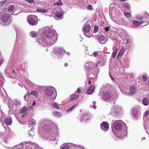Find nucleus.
I'll list each match as a JSON object with an SVG mask.
<instances>
[{
  "mask_svg": "<svg viewBox=\"0 0 149 149\" xmlns=\"http://www.w3.org/2000/svg\"><path fill=\"white\" fill-rule=\"evenodd\" d=\"M45 38H43V40L46 45H52L56 41V36L54 35L52 33H47L45 35Z\"/></svg>",
  "mask_w": 149,
  "mask_h": 149,
  "instance_id": "obj_1",
  "label": "nucleus"
},
{
  "mask_svg": "<svg viewBox=\"0 0 149 149\" xmlns=\"http://www.w3.org/2000/svg\"><path fill=\"white\" fill-rule=\"evenodd\" d=\"M36 10L38 12L42 13H45L49 11L48 10H47L45 8H41V7L37 8Z\"/></svg>",
  "mask_w": 149,
  "mask_h": 149,
  "instance_id": "obj_11",
  "label": "nucleus"
},
{
  "mask_svg": "<svg viewBox=\"0 0 149 149\" xmlns=\"http://www.w3.org/2000/svg\"><path fill=\"white\" fill-rule=\"evenodd\" d=\"M125 50L124 48H123L119 52L117 56V58L118 59L120 58L124 54Z\"/></svg>",
  "mask_w": 149,
  "mask_h": 149,
  "instance_id": "obj_13",
  "label": "nucleus"
},
{
  "mask_svg": "<svg viewBox=\"0 0 149 149\" xmlns=\"http://www.w3.org/2000/svg\"><path fill=\"white\" fill-rule=\"evenodd\" d=\"M97 64H98V63H97L96 64V67H97Z\"/></svg>",
  "mask_w": 149,
  "mask_h": 149,
  "instance_id": "obj_57",
  "label": "nucleus"
},
{
  "mask_svg": "<svg viewBox=\"0 0 149 149\" xmlns=\"http://www.w3.org/2000/svg\"><path fill=\"white\" fill-rule=\"evenodd\" d=\"M31 95L34 96L35 97H37L38 96V92L36 91H31Z\"/></svg>",
  "mask_w": 149,
  "mask_h": 149,
  "instance_id": "obj_24",
  "label": "nucleus"
},
{
  "mask_svg": "<svg viewBox=\"0 0 149 149\" xmlns=\"http://www.w3.org/2000/svg\"><path fill=\"white\" fill-rule=\"evenodd\" d=\"M73 149H78V148L75 145H74L73 146Z\"/></svg>",
  "mask_w": 149,
  "mask_h": 149,
  "instance_id": "obj_43",
  "label": "nucleus"
},
{
  "mask_svg": "<svg viewBox=\"0 0 149 149\" xmlns=\"http://www.w3.org/2000/svg\"><path fill=\"white\" fill-rule=\"evenodd\" d=\"M93 104L94 105H95L96 104V102L95 101H93Z\"/></svg>",
  "mask_w": 149,
  "mask_h": 149,
  "instance_id": "obj_50",
  "label": "nucleus"
},
{
  "mask_svg": "<svg viewBox=\"0 0 149 149\" xmlns=\"http://www.w3.org/2000/svg\"><path fill=\"white\" fill-rule=\"evenodd\" d=\"M27 110V108L25 107H24L20 109V112L21 114H23L25 113Z\"/></svg>",
  "mask_w": 149,
  "mask_h": 149,
  "instance_id": "obj_20",
  "label": "nucleus"
},
{
  "mask_svg": "<svg viewBox=\"0 0 149 149\" xmlns=\"http://www.w3.org/2000/svg\"><path fill=\"white\" fill-rule=\"evenodd\" d=\"M90 26L89 25H86L84 28V31L85 32H88L90 31Z\"/></svg>",
  "mask_w": 149,
  "mask_h": 149,
  "instance_id": "obj_19",
  "label": "nucleus"
},
{
  "mask_svg": "<svg viewBox=\"0 0 149 149\" xmlns=\"http://www.w3.org/2000/svg\"><path fill=\"white\" fill-rule=\"evenodd\" d=\"M142 77L143 79V80L145 82H146L147 80V77L146 75H143L142 76Z\"/></svg>",
  "mask_w": 149,
  "mask_h": 149,
  "instance_id": "obj_35",
  "label": "nucleus"
},
{
  "mask_svg": "<svg viewBox=\"0 0 149 149\" xmlns=\"http://www.w3.org/2000/svg\"><path fill=\"white\" fill-rule=\"evenodd\" d=\"M143 21L141 22L138 21L136 20H133L132 21V23L133 25L136 26H139L141 25L143 23Z\"/></svg>",
  "mask_w": 149,
  "mask_h": 149,
  "instance_id": "obj_12",
  "label": "nucleus"
},
{
  "mask_svg": "<svg viewBox=\"0 0 149 149\" xmlns=\"http://www.w3.org/2000/svg\"><path fill=\"white\" fill-rule=\"evenodd\" d=\"M12 73H14V74H15V70H13L12 71Z\"/></svg>",
  "mask_w": 149,
  "mask_h": 149,
  "instance_id": "obj_45",
  "label": "nucleus"
},
{
  "mask_svg": "<svg viewBox=\"0 0 149 149\" xmlns=\"http://www.w3.org/2000/svg\"><path fill=\"white\" fill-rule=\"evenodd\" d=\"M56 91L54 88L50 87L45 91V93L46 95L50 97V99L51 100H54L56 97Z\"/></svg>",
  "mask_w": 149,
  "mask_h": 149,
  "instance_id": "obj_2",
  "label": "nucleus"
},
{
  "mask_svg": "<svg viewBox=\"0 0 149 149\" xmlns=\"http://www.w3.org/2000/svg\"><path fill=\"white\" fill-rule=\"evenodd\" d=\"M26 1L29 3H34L35 2L33 0H26Z\"/></svg>",
  "mask_w": 149,
  "mask_h": 149,
  "instance_id": "obj_37",
  "label": "nucleus"
},
{
  "mask_svg": "<svg viewBox=\"0 0 149 149\" xmlns=\"http://www.w3.org/2000/svg\"><path fill=\"white\" fill-rule=\"evenodd\" d=\"M95 87L93 86H90L86 91V93L88 95H90L94 91Z\"/></svg>",
  "mask_w": 149,
  "mask_h": 149,
  "instance_id": "obj_9",
  "label": "nucleus"
},
{
  "mask_svg": "<svg viewBox=\"0 0 149 149\" xmlns=\"http://www.w3.org/2000/svg\"><path fill=\"white\" fill-rule=\"evenodd\" d=\"M142 103L144 105H147L149 104V99L148 98H144L142 100Z\"/></svg>",
  "mask_w": 149,
  "mask_h": 149,
  "instance_id": "obj_15",
  "label": "nucleus"
},
{
  "mask_svg": "<svg viewBox=\"0 0 149 149\" xmlns=\"http://www.w3.org/2000/svg\"><path fill=\"white\" fill-rule=\"evenodd\" d=\"M125 15L128 18H129L131 17V15L130 13L129 12L125 13H124Z\"/></svg>",
  "mask_w": 149,
  "mask_h": 149,
  "instance_id": "obj_31",
  "label": "nucleus"
},
{
  "mask_svg": "<svg viewBox=\"0 0 149 149\" xmlns=\"http://www.w3.org/2000/svg\"><path fill=\"white\" fill-rule=\"evenodd\" d=\"M76 92L78 93H80L81 92L80 89L79 88H78Z\"/></svg>",
  "mask_w": 149,
  "mask_h": 149,
  "instance_id": "obj_41",
  "label": "nucleus"
},
{
  "mask_svg": "<svg viewBox=\"0 0 149 149\" xmlns=\"http://www.w3.org/2000/svg\"><path fill=\"white\" fill-rule=\"evenodd\" d=\"M148 82L149 83V81H148Z\"/></svg>",
  "mask_w": 149,
  "mask_h": 149,
  "instance_id": "obj_59",
  "label": "nucleus"
},
{
  "mask_svg": "<svg viewBox=\"0 0 149 149\" xmlns=\"http://www.w3.org/2000/svg\"><path fill=\"white\" fill-rule=\"evenodd\" d=\"M111 78L113 80H114V78L112 77H111Z\"/></svg>",
  "mask_w": 149,
  "mask_h": 149,
  "instance_id": "obj_53",
  "label": "nucleus"
},
{
  "mask_svg": "<svg viewBox=\"0 0 149 149\" xmlns=\"http://www.w3.org/2000/svg\"><path fill=\"white\" fill-rule=\"evenodd\" d=\"M136 87L134 86H130L129 88L128 94L129 95H132L135 92Z\"/></svg>",
  "mask_w": 149,
  "mask_h": 149,
  "instance_id": "obj_6",
  "label": "nucleus"
},
{
  "mask_svg": "<svg viewBox=\"0 0 149 149\" xmlns=\"http://www.w3.org/2000/svg\"><path fill=\"white\" fill-rule=\"evenodd\" d=\"M68 64L67 63H65L64 64V66L65 67H67L68 66Z\"/></svg>",
  "mask_w": 149,
  "mask_h": 149,
  "instance_id": "obj_46",
  "label": "nucleus"
},
{
  "mask_svg": "<svg viewBox=\"0 0 149 149\" xmlns=\"http://www.w3.org/2000/svg\"><path fill=\"white\" fill-rule=\"evenodd\" d=\"M35 104H36V102H35V101H33V103L32 104V105L33 106H34Z\"/></svg>",
  "mask_w": 149,
  "mask_h": 149,
  "instance_id": "obj_48",
  "label": "nucleus"
},
{
  "mask_svg": "<svg viewBox=\"0 0 149 149\" xmlns=\"http://www.w3.org/2000/svg\"><path fill=\"white\" fill-rule=\"evenodd\" d=\"M118 49L117 48V50H114L113 51L112 54V56L113 58H114L115 57L117 54Z\"/></svg>",
  "mask_w": 149,
  "mask_h": 149,
  "instance_id": "obj_27",
  "label": "nucleus"
},
{
  "mask_svg": "<svg viewBox=\"0 0 149 149\" xmlns=\"http://www.w3.org/2000/svg\"><path fill=\"white\" fill-rule=\"evenodd\" d=\"M149 115V111H146L145 114V117H146L148 116Z\"/></svg>",
  "mask_w": 149,
  "mask_h": 149,
  "instance_id": "obj_38",
  "label": "nucleus"
},
{
  "mask_svg": "<svg viewBox=\"0 0 149 149\" xmlns=\"http://www.w3.org/2000/svg\"><path fill=\"white\" fill-rule=\"evenodd\" d=\"M69 145L66 143L62 144L61 147V149H69Z\"/></svg>",
  "mask_w": 149,
  "mask_h": 149,
  "instance_id": "obj_18",
  "label": "nucleus"
},
{
  "mask_svg": "<svg viewBox=\"0 0 149 149\" xmlns=\"http://www.w3.org/2000/svg\"><path fill=\"white\" fill-rule=\"evenodd\" d=\"M115 124L114 128L118 131H120L122 128V125L120 123H117L115 124V122L114 123Z\"/></svg>",
  "mask_w": 149,
  "mask_h": 149,
  "instance_id": "obj_10",
  "label": "nucleus"
},
{
  "mask_svg": "<svg viewBox=\"0 0 149 149\" xmlns=\"http://www.w3.org/2000/svg\"><path fill=\"white\" fill-rule=\"evenodd\" d=\"M28 23L32 26L36 25L38 23V18L36 15H30L27 17Z\"/></svg>",
  "mask_w": 149,
  "mask_h": 149,
  "instance_id": "obj_3",
  "label": "nucleus"
},
{
  "mask_svg": "<svg viewBox=\"0 0 149 149\" xmlns=\"http://www.w3.org/2000/svg\"><path fill=\"white\" fill-rule=\"evenodd\" d=\"M120 1H125L126 0H120Z\"/></svg>",
  "mask_w": 149,
  "mask_h": 149,
  "instance_id": "obj_54",
  "label": "nucleus"
},
{
  "mask_svg": "<svg viewBox=\"0 0 149 149\" xmlns=\"http://www.w3.org/2000/svg\"><path fill=\"white\" fill-rule=\"evenodd\" d=\"M9 15L5 14L3 15L1 17V19L2 20V23L4 25L8 24V20L9 19Z\"/></svg>",
  "mask_w": 149,
  "mask_h": 149,
  "instance_id": "obj_4",
  "label": "nucleus"
},
{
  "mask_svg": "<svg viewBox=\"0 0 149 149\" xmlns=\"http://www.w3.org/2000/svg\"><path fill=\"white\" fill-rule=\"evenodd\" d=\"M5 121L6 124L10 125L12 123V120L10 117L7 118L5 119Z\"/></svg>",
  "mask_w": 149,
  "mask_h": 149,
  "instance_id": "obj_16",
  "label": "nucleus"
},
{
  "mask_svg": "<svg viewBox=\"0 0 149 149\" xmlns=\"http://www.w3.org/2000/svg\"><path fill=\"white\" fill-rule=\"evenodd\" d=\"M27 96H28L30 95H31V93H30L29 92H28L26 94Z\"/></svg>",
  "mask_w": 149,
  "mask_h": 149,
  "instance_id": "obj_44",
  "label": "nucleus"
},
{
  "mask_svg": "<svg viewBox=\"0 0 149 149\" xmlns=\"http://www.w3.org/2000/svg\"><path fill=\"white\" fill-rule=\"evenodd\" d=\"M10 77L11 78H14L15 77H12V76H10Z\"/></svg>",
  "mask_w": 149,
  "mask_h": 149,
  "instance_id": "obj_55",
  "label": "nucleus"
},
{
  "mask_svg": "<svg viewBox=\"0 0 149 149\" xmlns=\"http://www.w3.org/2000/svg\"><path fill=\"white\" fill-rule=\"evenodd\" d=\"M30 36L33 38H35L37 36V33L36 32L32 31L30 33Z\"/></svg>",
  "mask_w": 149,
  "mask_h": 149,
  "instance_id": "obj_22",
  "label": "nucleus"
},
{
  "mask_svg": "<svg viewBox=\"0 0 149 149\" xmlns=\"http://www.w3.org/2000/svg\"><path fill=\"white\" fill-rule=\"evenodd\" d=\"M99 62H100V61H99L98 62V63H99Z\"/></svg>",
  "mask_w": 149,
  "mask_h": 149,
  "instance_id": "obj_58",
  "label": "nucleus"
},
{
  "mask_svg": "<svg viewBox=\"0 0 149 149\" xmlns=\"http://www.w3.org/2000/svg\"><path fill=\"white\" fill-rule=\"evenodd\" d=\"M36 122L35 120L32 119L29 122V125L31 126H34L36 125Z\"/></svg>",
  "mask_w": 149,
  "mask_h": 149,
  "instance_id": "obj_21",
  "label": "nucleus"
},
{
  "mask_svg": "<svg viewBox=\"0 0 149 149\" xmlns=\"http://www.w3.org/2000/svg\"><path fill=\"white\" fill-rule=\"evenodd\" d=\"M101 128L103 130L107 131L109 128V125L106 122H103L101 124Z\"/></svg>",
  "mask_w": 149,
  "mask_h": 149,
  "instance_id": "obj_7",
  "label": "nucleus"
},
{
  "mask_svg": "<svg viewBox=\"0 0 149 149\" xmlns=\"http://www.w3.org/2000/svg\"><path fill=\"white\" fill-rule=\"evenodd\" d=\"M137 19L139 20H141L143 19V18L142 16H140L137 17Z\"/></svg>",
  "mask_w": 149,
  "mask_h": 149,
  "instance_id": "obj_39",
  "label": "nucleus"
},
{
  "mask_svg": "<svg viewBox=\"0 0 149 149\" xmlns=\"http://www.w3.org/2000/svg\"><path fill=\"white\" fill-rule=\"evenodd\" d=\"M26 97H27V96H26V95H25L24 96V99L25 100H26Z\"/></svg>",
  "mask_w": 149,
  "mask_h": 149,
  "instance_id": "obj_51",
  "label": "nucleus"
},
{
  "mask_svg": "<svg viewBox=\"0 0 149 149\" xmlns=\"http://www.w3.org/2000/svg\"><path fill=\"white\" fill-rule=\"evenodd\" d=\"M63 14V13L61 11L57 12L56 13L55 16L54 17L57 19H61L62 18V16Z\"/></svg>",
  "mask_w": 149,
  "mask_h": 149,
  "instance_id": "obj_8",
  "label": "nucleus"
},
{
  "mask_svg": "<svg viewBox=\"0 0 149 149\" xmlns=\"http://www.w3.org/2000/svg\"><path fill=\"white\" fill-rule=\"evenodd\" d=\"M61 1V0H59L57 2L55 5H56L57 6L62 5L63 4V3Z\"/></svg>",
  "mask_w": 149,
  "mask_h": 149,
  "instance_id": "obj_29",
  "label": "nucleus"
},
{
  "mask_svg": "<svg viewBox=\"0 0 149 149\" xmlns=\"http://www.w3.org/2000/svg\"><path fill=\"white\" fill-rule=\"evenodd\" d=\"M98 27L97 25L94 26V31L95 33H96L98 30Z\"/></svg>",
  "mask_w": 149,
  "mask_h": 149,
  "instance_id": "obj_32",
  "label": "nucleus"
},
{
  "mask_svg": "<svg viewBox=\"0 0 149 149\" xmlns=\"http://www.w3.org/2000/svg\"><path fill=\"white\" fill-rule=\"evenodd\" d=\"M110 28V27H105L104 28L105 30L106 31H109V29Z\"/></svg>",
  "mask_w": 149,
  "mask_h": 149,
  "instance_id": "obj_40",
  "label": "nucleus"
},
{
  "mask_svg": "<svg viewBox=\"0 0 149 149\" xmlns=\"http://www.w3.org/2000/svg\"><path fill=\"white\" fill-rule=\"evenodd\" d=\"M88 83L89 84V85H90L91 84V81H90V80L89 79V80H88Z\"/></svg>",
  "mask_w": 149,
  "mask_h": 149,
  "instance_id": "obj_47",
  "label": "nucleus"
},
{
  "mask_svg": "<svg viewBox=\"0 0 149 149\" xmlns=\"http://www.w3.org/2000/svg\"><path fill=\"white\" fill-rule=\"evenodd\" d=\"M87 9L88 10H92L93 9V7L91 5H89L88 6Z\"/></svg>",
  "mask_w": 149,
  "mask_h": 149,
  "instance_id": "obj_36",
  "label": "nucleus"
},
{
  "mask_svg": "<svg viewBox=\"0 0 149 149\" xmlns=\"http://www.w3.org/2000/svg\"><path fill=\"white\" fill-rule=\"evenodd\" d=\"M3 60H1V62H0L1 64V65L3 63Z\"/></svg>",
  "mask_w": 149,
  "mask_h": 149,
  "instance_id": "obj_49",
  "label": "nucleus"
},
{
  "mask_svg": "<svg viewBox=\"0 0 149 149\" xmlns=\"http://www.w3.org/2000/svg\"><path fill=\"white\" fill-rule=\"evenodd\" d=\"M54 114L56 116H61V114L59 112H55L54 113Z\"/></svg>",
  "mask_w": 149,
  "mask_h": 149,
  "instance_id": "obj_30",
  "label": "nucleus"
},
{
  "mask_svg": "<svg viewBox=\"0 0 149 149\" xmlns=\"http://www.w3.org/2000/svg\"><path fill=\"white\" fill-rule=\"evenodd\" d=\"M0 80L2 82H4V79L1 72H0Z\"/></svg>",
  "mask_w": 149,
  "mask_h": 149,
  "instance_id": "obj_28",
  "label": "nucleus"
},
{
  "mask_svg": "<svg viewBox=\"0 0 149 149\" xmlns=\"http://www.w3.org/2000/svg\"><path fill=\"white\" fill-rule=\"evenodd\" d=\"M97 54H98L96 52H94L93 54L94 56L95 57H96Z\"/></svg>",
  "mask_w": 149,
  "mask_h": 149,
  "instance_id": "obj_42",
  "label": "nucleus"
},
{
  "mask_svg": "<svg viewBox=\"0 0 149 149\" xmlns=\"http://www.w3.org/2000/svg\"><path fill=\"white\" fill-rule=\"evenodd\" d=\"M98 40L99 42L102 44L106 43L107 41V38L103 35H100L98 37Z\"/></svg>",
  "mask_w": 149,
  "mask_h": 149,
  "instance_id": "obj_5",
  "label": "nucleus"
},
{
  "mask_svg": "<svg viewBox=\"0 0 149 149\" xmlns=\"http://www.w3.org/2000/svg\"><path fill=\"white\" fill-rule=\"evenodd\" d=\"M14 5H11L8 7V12H12L14 9Z\"/></svg>",
  "mask_w": 149,
  "mask_h": 149,
  "instance_id": "obj_23",
  "label": "nucleus"
},
{
  "mask_svg": "<svg viewBox=\"0 0 149 149\" xmlns=\"http://www.w3.org/2000/svg\"><path fill=\"white\" fill-rule=\"evenodd\" d=\"M77 106V104H75L74 105H73L71 107L70 109H68V111H70L74 109Z\"/></svg>",
  "mask_w": 149,
  "mask_h": 149,
  "instance_id": "obj_34",
  "label": "nucleus"
},
{
  "mask_svg": "<svg viewBox=\"0 0 149 149\" xmlns=\"http://www.w3.org/2000/svg\"><path fill=\"white\" fill-rule=\"evenodd\" d=\"M4 141V142H7V140H5Z\"/></svg>",
  "mask_w": 149,
  "mask_h": 149,
  "instance_id": "obj_56",
  "label": "nucleus"
},
{
  "mask_svg": "<svg viewBox=\"0 0 149 149\" xmlns=\"http://www.w3.org/2000/svg\"><path fill=\"white\" fill-rule=\"evenodd\" d=\"M52 105L55 108L58 109L59 108L58 106L56 103H53Z\"/></svg>",
  "mask_w": 149,
  "mask_h": 149,
  "instance_id": "obj_33",
  "label": "nucleus"
},
{
  "mask_svg": "<svg viewBox=\"0 0 149 149\" xmlns=\"http://www.w3.org/2000/svg\"><path fill=\"white\" fill-rule=\"evenodd\" d=\"M123 7L126 8H130V4L127 2L124 3L122 5Z\"/></svg>",
  "mask_w": 149,
  "mask_h": 149,
  "instance_id": "obj_25",
  "label": "nucleus"
},
{
  "mask_svg": "<svg viewBox=\"0 0 149 149\" xmlns=\"http://www.w3.org/2000/svg\"><path fill=\"white\" fill-rule=\"evenodd\" d=\"M97 108V107L95 106L94 105L93 106V108L94 109H95Z\"/></svg>",
  "mask_w": 149,
  "mask_h": 149,
  "instance_id": "obj_52",
  "label": "nucleus"
},
{
  "mask_svg": "<svg viewBox=\"0 0 149 149\" xmlns=\"http://www.w3.org/2000/svg\"><path fill=\"white\" fill-rule=\"evenodd\" d=\"M111 97V95L108 93H104L103 96V97L104 100H107L110 98Z\"/></svg>",
  "mask_w": 149,
  "mask_h": 149,
  "instance_id": "obj_14",
  "label": "nucleus"
},
{
  "mask_svg": "<svg viewBox=\"0 0 149 149\" xmlns=\"http://www.w3.org/2000/svg\"><path fill=\"white\" fill-rule=\"evenodd\" d=\"M79 95L75 94H73L71 95V97L70 98L69 100L71 101L77 99L79 97Z\"/></svg>",
  "mask_w": 149,
  "mask_h": 149,
  "instance_id": "obj_17",
  "label": "nucleus"
},
{
  "mask_svg": "<svg viewBox=\"0 0 149 149\" xmlns=\"http://www.w3.org/2000/svg\"><path fill=\"white\" fill-rule=\"evenodd\" d=\"M65 52V50L62 49H59L57 50V53L59 54H61Z\"/></svg>",
  "mask_w": 149,
  "mask_h": 149,
  "instance_id": "obj_26",
  "label": "nucleus"
}]
</instances>
